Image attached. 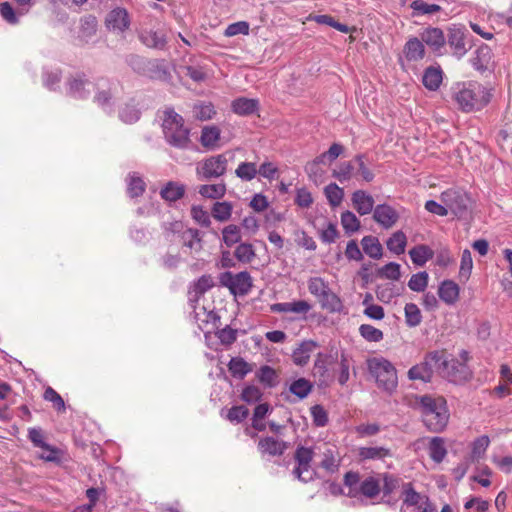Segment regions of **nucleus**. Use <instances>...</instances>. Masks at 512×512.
Here are the masks:
<instances>
[{"instance_id":"f257e3e1","label":"nucleus","mask_w":512,"mask_h":512,"mask_svg":"<svg viewBox=\"0 0 512 512\" xmlns=\"http://www.w3.org/2000/svg\"><path fill=\"white\" fill-rule=\"evenodd\" d=\"M454 98L459 107L465 111L480 110L491 100V92L476 81L457 83Z\"/></svg>"},{"instance_id":"f03ea898","label":"nucleus","mask_w":512,"mask_h":512,"mask_svg":"<svg viewBox=\"0 0 512 512\" xmlns=\"http://www.w3.org/2000/svg\"><path fill=\"white\" fill-rule=\"evenodd\" d=\"M162 131L168 144L179 149H187L191 144L190 130L184 125L183 117L173 108L163 111Z\"/></svg>"},{"instance_id":"7ed1b4c3","label":"nucleus","mask_w":512,"mask_h":512,"mask_svg":"<svg viewBox=\"0 0 512 512\" xmlns=\"http://www.w3.org/2000/svg\"><path fill=\"white\" fill-rule=\"evenodd\" d=\"M415 407L421 410L423 421L430 430L438 432L446 427L448 416L443 398L437 401L428 395L417 397Z\"/></svg>"},{"instance_id":"20e7f679","label":"nucleus","mask_w":512,"mask_h":512,"mask_svg":"<svg viewBox=\"0 0 512 512\" xmlns=\"http://www.w3.org/2000/svg\"><path fill=\"white\" fill-rule=\"evenodd\" d=\"M367 367L380 389L388 393L396 390L398 385L397 370L390 361L382 357H373L367 361Z\"/></svg>"},{"instance_id":"39448f33","label":"nucleus","mask_w":512,"mask_h":512,"mask_svg":"<svg viewBox=\"0 0 512 512\" xmlns=\"http://www.w3.org/2000/svg\"><path fill=\"white\" fill-rule=\"evenodd\" d=\"M313 457V448L302 445H298L294 452L295 467L292 470V475L303 483L311 482L316 477V471L311 466Z\"/></svg>"},{"instance_id":"423d86ee","label":"nucleus","mask_w":512,"mask_h":512,"mask_svg":"<svg viewBox=\"0 0 512 512\" xmlns=\"http://www.w3.org/2000/svg\"><path fill=\"white\" fill-rule=\"evenodd\" d=\"M227 165L226 154L210 156L197 164L196 174L201 180L219 178L226 173Z\"/></svg>"},{"instance_id":"0eeeda50","label":"nucleus","mask_w":512,"mask_h":512,"mask_svg":"<svg viewBox=\"0 0 512 512\" xmlns=\"http://www.w3.org/2000/svg\"><path fill=\"white\" fill-rule=\"evenodd\" d=\"M402 495L400 512H435L428 497L416 492L410 483L404 485Z\"/></svg>"},{"instance_id":"6e6552de","label":"nucleus","mask_w":512,"mask_h":512,"mask_svg":"<svg viewBox=\"0 0 512 512\" xmlns=\"http://www.w3.org/2000/svg\"><path fill=\"white\" fill-rule=\"evenodd\" d=\"M219 280L233 295L245 296L253 286L252 277L247 271L237 274L227 271L220 275Z\"/></svg>"},{"instance_id":"1a4fd4ad","label":"nucleus","mask_w":512,"mask_h":512,"mask_svg":"<svg viewBox=\"0 0 512 512\" xmlns=\"http://www.w3.org/2000/svg\"><path fill=\"white\" fill-rule=\"evenodd\" d=\"M104 25L109 32L123 34L130 29V14L123 7L113 8L106 14Z\"/></svg>"},{"instance_id":"9d476101","label":"nucleus","mask_w":512,"mask_h":512,"mask_svg":"<svg viewBox=\"0 0 512 512\" xmlns=\"http://www.w3.org/2000/svg\"><path fill=\"white\" fill-rule=\"evenodd\" d=\"M44 432L39 427H31L28 429V439L31 441L34 447L41 448L45 451H49V455L40 454L39 458L46 462L58 463L60 462V450L44 440Z\"/></svg>"},{"instance_id":"9b49d317","label":"nucleus","mask_w":512,"mask_h":512,"mask_svg":"<svg viewBox=\"0 0 512 512\" xmlns=\"http://www.w3.org/2000/svg\"><path fill=\"white\" fill-rule=\"evenodd\" d=\"M139 40L148 48L164 50L167 45V32L162 24L139 32Z\"/></svg>"},{"instance_id":"f8f14e48","label":"nucleus","mask_w":512,"mask_h":512,"mask_svg":"<svg viewBox=\"0 0 512 512\" xmlns=\"http://www.w3.org/2000/svg\"><path fill=\"white\" fill-rule=\"evenodd\" d=\"M473 46L472 35L460 27L450 28V49L453 56L461 58Z\"/></svg>"},{"instance_id":"ddd939ff","label":"nucleus","mask_w":512,"mask_h":512,"mask_svg":"<svg viewBox=\"0 0 512 512\" xmlns=\"http://www.w3.org/2000/svg\"><path fill=\"white\" fill-rule=\"evenodd\" d=\"M472 201L470 197L463 191H455L450 195V212L454 216L466 223L471 219Z\"/></svg>"},{"instance_id":"4468645a","label":"nucleus","mask_w":512,"mask_h":512,"mask_svg":"<svg viewBox=\"0 0 512 512\" xmlns=\"http://www.w3.org/2000/svg\"><path fill=\"white\" fill-rule=\"evenodd\" d=\"M399 213L389 204H378L373 211V220L383 229H391L398 222Z\"/></svg>"},{"instance_id":"2eb2a0df","label":"nucleus","mask_w":512,"mask_h":512,"mask_svg":"<svg viewBox=\"0 0 512 512\" xmlns=\"http://www.w3.org/2000/svg\"><path fill=\"white\" fill-rule=\"evenodd\" d=\"M67 86V94L75 99H86L95 88L92 82L81 75L70 78Z\"/></svg>"},{"instance_id":"dca6fc26","label":"nucleus","mask_w":512,"mask_h":512,"mask_svg":"<svg viewBox=\"0 0 512 512\" xmlns=\"http://www.w3.org/2000/svg\"><path fill=\"white\" fill-rule=\"evenodd\" d=\"M319 347L318 342L314 340H303L292 351V361L296 366L303 367L308 364L311 355Z\"/></svg>"},{"instance_id":"f3484780","label":"nucleus","mask_w":512,"mask_h":512,"mask_svg":"<svg viewBox=\"0 0 512 512\" xmlns=\"http://www.w3.org/2000/svg\"><path fill=\"white\" fill-rule=\"evenodd\" d=\"M98 30V20L92 14H87L79 19L78 39L82 43H89Z\"/></svg>"},{"instance_id":"a211bd4d","label":"nucleus","mask_w":512,"mask_h":512,"mask_svg":"<svg viewBox=\"0 0 512 512\" xmlns=\"http://www.w3.org/2000/svg\"><path fill=\"white\" fill-rule=\"evenodd\" d=\"M428 363V367L431 368V373L439 374L445 377L447 374L448 357L445 350L432 351L428 353L424 359Z\"/></svg>"},{"instance_id":"6ab92c4d","label":"nucleus","mask_w":512,"mask_h":512,"mask_svg":"<svg viewBox=\"0 0 512 512\" xmlns=\"http://www.w3.org/2000/svg\"><path fill=\"white\" fill-rule=\"evenodd\" d=\"M354 209L361 215H368L374 211V198L364 190H356L351 197Z\"/></svg>"},{"instance_id":"aec40b11","label":"nucleus","mask_w":512,"mask_h":512,"mask_svg":"<svg viewBox=\"0 0 512 512\" xmlns=\"http://www.w3.org/2000/svg\"><path fill=\"white\" fill-rule=\"evenodd\" d=\"M113 98V84L108 80H100L97 83V92L94 96V101L106 111L112 109Z\"/></svg>"},{"instance_id":"412c9836","label":"nucleus","mask_w":512,"mask_h":512,"mask_svg":"<svg viewBox=\"0 0 512 512\" xmlns=\"http://www.w3.org/2000/svg\"><path fill=\"white\" fill-rule=\"evenodd\" d=\"M492 57L491 48L486 44H482L474 51L470 58V63L475 70L484 72L489 68Z\"/></svg>"},{"instance_id":"4be33fe9","label":"nucleus","mask_w":512,"mask_h":512,"mask_svg":"<svg viewBox=\"0 0 512 512\" xmlns=\"http://www.w3.org/2000/svg\"><path fill=\"white\" fill-rule=\"evenodd\" d=\"M391 456V450L384 446H363L357 449V457L359 462H365L369 460H384L386 457Z\"/></svg>"},{"instance_id":"5701e85b","label":"nucleus","mask_w":512,"mask_h":512,"mask_svg":"<svg viewBox=\"0 0 512 512\" xmlns=\"http://www.w3.org/2000/svg\"><path fill=\"white\" fill-rule=\"evenodd\" d=\"M461 357L463 361L450 363V382L463 383L471 377V370L465 363L468 359V352L462 351Z\"/></svg>"},{"instance_id":"b1692460","label":"nucleus","mask_w":512,"mask_h":512,"mask_svg":"<svg viewBox=\"0 0 512 512\" xmlns=\"http://www.w3.org/2000/svg\"><path fill=\"white\" fill-rule=\"evenodd\" d=\"M325 449L322 452V460L320 462L321 468L326 472L333 474L339 470L340 467V455L337 448L332 445L325 444Z\"/></svg>"},{"instance_id":"393cba45","label":"nucleus","mask_w":512,"mask_h":512,"mask_svg":"<svg viewBox=\"0 0 512 512\" xmlns=\"http://www.w3.org/2000/svg\"><path fill=\"white\" fill-rule=\"evenodd\" d=\"M258 448L263 454L280 456L287 449V444L286 442L277 440L273 437H265L259 441Z\"/></svg>"},{"instance_id":"a878e982","label":"nucleus","mask_w":512,"mask_h":512,"mask_svg":"<svg viewBox=\"0 0 512 512\" xmlns=\"http://www.w3.org/2000/svg\"><path fill=\"white\" fill-rule=\"evenodd\" d=\"M403 53L408 61H419L423 59L425 48L422 40L416 37L410 38L404 46Z\"/></svg>"},{"instance_id":"bb28decb","label":"nucleus","mask_w":512,"mask_h":512,"mask_svg":"<svg viewBox=\"0 0 512 512\" xmlns=\"http://www.w3.org/2000/svg\"><path fill=\"white\" fill-rule=\"evenodd\" d=\"M381 491L380 480L369 476L361 481L358 490V496L362 495L366 498H375Z\"/></svg>"},{"instance_id":"cd10ccee","label":"nucleus","mask_w":512,"mask_h":512,"mask_svg":"<svg viewBox=\"0 0 512 512\" xmlns=\"http://www.w3.org/2000/svg\"><path fill=\"white\" fill-rule=\"evenodd\" d=\"M185 193V186L178 182H168L160 191L161 197L168 202L181 199Z\"/></svg>"},{"instance_id":"c85d7f7f","label":"nucleus","mask_w":512,"mask_h":512,"mask_svg":"<svg viewBox=\"0 0 512 512\" xmlns=\"http://www.w3.org/2000/svg\"><path fill=\"white\" fill-rule=\"evenodd\" d=\"M127 193L131 198L141 196L146 188V184L137 172L129 173L127 178Z\"/></svg>"},{"instance_id":"c756f323","label":"nucleus","mask_w":512,"mask_h":512,"mask_svg":"<svg viewBox=\"0 0 512 512\" xmlns=\"http://www.w3.org/2000/svg\"><path fill=\"white\" fill-rule=\"evenodd\" d=\"M219 139L220 129L217 126L211 125L202 128L200 142L203 147L214 149L217 147Z\"/></svg>"},{"instance_id":"7c9ffc66","label":"nucleus","mask_w":512,"mask_h":512,"mask_svg":"<svg viewBox=\"0 0 512 512\" xmlns=\"http://www.w3.org/2000/svg\"><path fill=\"white\" fill-rule=\"evenodd\" d=\"M433 251L426 245H417L410 249L409 256L416 266H424L427 261L433 258Z\"/></svg>"},{"instance_id":"2f4dec72","label":"nucleus","mask_w":512,"mask_h":512,"mask_svg":"<svg viewBox=\"0 0 512 512\" xmlns=\"http://www.w3.org/2000/svg\"><path fill=\"white\" fill-rule=\"evenodd\" d=\"M361 245L365 254L373 259L382 257L383 248L378 238L374 236H364L361 240Z\"/></svg>"},{"instance_id":"473e14b6","label":"nucleus","mask_w":512,"mask_h":512,"mask_svg":"<svg viewBox=\"0 0 512 512\" xmlns=\"http://www.w3.org/2000/svg\"><path fill=\"white\" fill-rule=\"evenodd\" d=\"M432 376L431 368L428 367V363L425 360L408 370V378L412 381L419 380L423 383H428L432 380Z\"/></svg>"},{"instance_id":"72a5a7b5","label":"nucleus","mask_w":512,"mask_h":512,"mask_svg":"<svg viewBox=\"0 0 512 512\" xmlns=\"http://www.w3.org/2000/svg\"><path fill=\"white\" fill-rule=\"evenodd\" d=\"M407 245V237L401 230L394 232L386 241L388 250L396 255L403 254Z\"/></svg>"},{"instance_id":"f704fd0d","label":"nucleus","mask_w":512,"mask_h":512,"mask_svg":"<svg viewBox=\"0 0 512 512\" xmlns=\"http://www.w3.org/2000/svg\"><path fill=\"white\" fill-rule=\"evenodd\" d=\"M232 110L238 115H250L258 109V101L255 99L238 98L232 102Z\"/></svg>"},{"instance_id":"c9c22d12","label":"nucleus","mask_w":512,"mask_h":512,"mask_svg":"<svg viewBox=\"0 0 512 512\" xmlns=\"http://www.w3.org/2000/svg\"><path fill=\"white\" fill-rule=\"evenodd\" d=\"M318 301L323 309L330 312H339L343 307L340 298L330 288L318 298Z\"/></svg>"},{"instance_id":"e433bc0d","label":"nucleus","mask_w":512,"mask_h":512,"mask_svg":"<svg viewBox=\"0 0 512 512\" xmlns=\"http://www.w3.org/2000/svg\"><path fill=\"white\" fill-rule=\"evenodd\" d=\"M422 42L428 46L438 49L445 43V38L442 30L438 28H429L422 33Z\"/></svg>"},{"instance_id":"4c0bfd02","label":"nucleus","mask_w":512,"mask_h":512,"mask_svg":"<svg viewBox=\"0 0 512 512\" xmlns=\"http://www.w3.org/2000/svg\"><path fill=\"white\" fill-rule=\"evenodd\" d=\"M233 205L230 202H215L211 209L213 218L219 222H226L231 218Z\"/></svg>"},{"instance_id":"58836bf2","label":"nucleus","mask_w":512,"mask_h":512,"mask_svg":"<svg viewBox=\"0 0 512 512\" xmlns=\"http://www.w3.org/2000/svg\"><path fill=\"white\" fill-rule=\"evenodd\" d=\"M258 174L257 163L244 161L241 162L235 170V175L242 181H251Z\"/></svg>"},{"instance_id":"ea45409f","label":"nucleus","mask_w":512,"mask_h":512,"mask_svg":"<svg viewBox=\"0 0 512 512\" xmlns=\"http://www.w3.org/2000/svg\"><path fill=\"white\" fill-rule=\"evenodd\" d=\"M422 81L427 89L436 90L442 82V71L434 67H429L425 70Z\"/></svg>"},{"instance_id":"a19ab883","label":"nucleus","mask_w":512,"mask_h":512,"mask_svg":"<svg viewBox=\"0 0 512 512\" xmlns=\"http://www.w3.org/2000/svg\"><path fill=\"white\" fill-rule=\"evenodd\" d=\"M181 239L184 246L200 251L202 248L200 233L197 229L188 228L181 232Z\"/></svg>"},{"instance_id":"79ce46f5","label":"nucleus","mask_w":512,"mask_h":512,"mask_svg":"<svg viewBox=\"0 0 512 512\" xmlns=\"http://www.w3.org/2000/svg\"><path fill=\"white\" fill-rule=\"evenodd\" d=\"M201 196L209 199L222 198L226 193V186L223 183L219 184H204L198 189Z\"/></svg>"},{"instance_id":"37998d69","label":"nucleus","mask_w":512,"mask_h":512,"mask_svg":"<svg viewBox=\"0 0 512 512\" xmlns=\"http://www.w3.org/2000/svg\"><path fill=\"white\" fill-rule=\"evenodd\" d=\"M228 369L233 377L239 379L244 378L251 371L249 364L241 357L232 358L228 364Z\"/></svg>"},{"instance_id":"c03bdc74","label":"nucleus","mask_w":512,"mask_h":512,"mask_svg":"<svg viewBox=\"0 0 512 512\" xmlns=\"http://www.w3.org/2000/svg\"><path fill=\"white\" fill-rule=\"evenodd\" d=\"M312 388L313 385L309 380L299 378L290 384L289 391L299 399H304L310 394Z\"/></svg>"},{"instance_id":"a18cd8bd","label":"nucleus","mask_w":512,"mask_h":512,"mask_svg":"<svg viewBox=\"0 0 512 512\" xmlns=\"http://www.w3.org/2000/svg\"><path fill=\"white\" fill-rule=\"evenodd\" d=\"M341 225L346 234L350 235L360 229V220L351 211L347 210L341 214Z\"/></svg>"},{"instance_id":"49530a36","label":"nucleus","mask_w":512,"mask_h":512,"mask_svg":"<svg viewBox=\"0 0 512 512\" xmlns=\"http://www.w3.org/2000/svg\"><path fill=\"white\" fill-rule=\"evenodd\" d=\"M356 167L354 159L352 161L342 162L337 169L333 170L332 175L340 182L350 180L355 174Z\"/></svg>"},{"instance_id":"de8ad7c7","label":"nucleus","mask_w":512,"mask_h":512,"mask_svg":"<svg viewBox=\"0 0 512 512\" xmlns=\"http://www.w3.org/2000/svg\"><path fill=\"white\" fill-rule=\"evenodd\" d=\"M215 113L214 106L210 102H199L193 106L194 117L201 121L210 120Z\"/></svg>"},{"instance_id":"09e8293b","label":"nucleus","mask_w":512,"mask_h":512,"mask_svg":"<svg viewBox=\"0 0 512 512\" xmlns=\"http://www.w3.org/2000/svg\"><path fill=\"white\" fill-rule=\"evenodd\" d=\"M325 196L332 207H337L341 204L344 191L337 184L331 183L324 189Z\"/></svg>"},{"instance_id":"8fccbe9b","label":"nucleus","mask_w":512,"mask_h":512,"mask_svg":"<svg viewBox=\"0 0 512 512\" xmlns=\"http://www.w3.org/2000/svg\"><path fill=\"white\" fill-rule=\"evenodd\" d=\"M360 483L361 478L358 472L349 471L344 475V485L348 488L347 495L349 497H358Z\"/></svg>"},{"instance_id":"3c124183","label":"nucleus","mask_w":512,"mask_h":512,"mask_svg":"<svg viewBox=\"0 0 512 512\" xmlns=\"http://www.w3.org/2000/svg\"><path fill=\"white\" fill-rule=\"evenodd\" d=\"M429 454L437 463H440L445 458L446 448L442 438L435 437L431 440L429 445Z\"/></svg>"},{"instance_id":"603ef678","label":"nucleus","mask_w":512,"mask_h":512,"mask_svg":"<svg viewBox=\"0 0 512 512\" xmlns=\"http://www.w3.org/2000/svg\"><path fill=\"white\" fill-rule=\"evenodd\" d=\"M490 439L487 435L476 438L472 443L471 458L473 460L481 459L489 447Z\"/></svg>"},{"instance_id":"864d4df0","label":"nucleus","mask_w":512,"mask_h":512,"mask_svg":"<svg viewBox=\"0 0 512 512\" xmlns=\"http://www.w3.org/2000/svg\"><path fill=\"white\" fill-rule=\"evenodd\" d=\"M235 257L241 263H250L256 256L253 246L249 243L239 244L234 252Z\"/></svg>"},{"instance_id":"5fc2aeb1","label":"nucleus","mask_w":512,"mask_h":512,"mask_svg":"<svg viewBox=\"0 0 512 512\" xmlns=\"http://www.w3.org/2000/svg\"><path fill=\"white\" fill-rule=\"evenodd\" d=\"M428 273L425 271L413 274L408 281V287L414 292H423L428 285Z\"/></svg>"},{"instance_id":"6e6d98bb","label":"nucleus","mask_w":512,"mask_h":512,"mask_svg":"<svg viewBox=\"0 0 512 512\" xmlns=\"http://www.w3.org/2000/svg\"><path fill=\"white\" fill-rule=\"evenodd\" d=\"M406 323L409 327L418 326L422 321L420 309L414 303H407L404 308Z\"/></svg>"},{"instance_id":"4d7b16f0","label":"nucleus","mask_w":512,"mask_h":512,"mask_svg":"<svg viewBox=\"0 0 512 512\" xmlns=\"http://www.w3.org/2000/svg\"><path fill=\"white\" fill-rule=\"evenodd\" d=\"M401 266L396 262H389L378 270L381 278L397 281L401 277Z\"/></svg>"},{"instance_id":"13d9d810","label":"nucleus","mask_w":512,"mask_h":512,"mask_svg":"<svg viewBox=\"0 0 512 512\" xmlns=\"http://www.w3.org/2000/svg\"><path fill=\"white\" fill-rule=\"evenodd\" d=\"M359 333L369 342H379L383 339V332L370 324H362L359 327Z\"/></svg>"},{"instance_id":"bf43d9fd","label":"nucleus","mask_w":512,"mask_h":512,"mask_svg":"<svg viewBox=\"0 0 512 512\" xmlns=\"http://www.w3.org/2000/svg\"><path fill=\"white\" fill-rule=\"evenodd\" d=\"M473 267L472 256L469 250H464L461 257L459 270L460 281L466 282L469 279Z\"/></svg>"},{"instance_id":"052dcab7","label":"nucleus","mask_w":512,"mask_h":512,"mask_svg":"<svg viewBox=\"0 0 512 512\" xmlns=\"http://www.w3.org/2000/svg\"><path fill=\"white\" fill-rule=\"evenodd\" d=\"M258 378L261 383L265 384L268 387H275L277 385V373L270 366H262L258 373Z\"/></svg>"},{"instance_id":"680f3d73","label":"nucleus","mask_w":512,"mask_h":512,"mask_svg":"<svg viewBox=\"0 0 512 512\" xmlns=\"http://www.w3.org/2000/svg\"><path fill=\"white\" fill-rule=\"evenodd\" d=\"M329 285L320 277H311L308 280V290L309 292L315 296L317 299L320 298L327 289H329Z\"/></svg>"},{"instance_id":"e2e57ef3","label":"nucleus","mask_w":512,"mask_h":512,"mask_svg":"<svg viewBox=\"0 0 512 512\" xmlns=\"http://www.w3.org/2000/svg\"><path fill=\"white\" fill-rule=\"evenodd\" d=\"M222 236L224 243L231 247L241 239L240 228L237 225H228L222 230Z\"/></svg>"},{"instance_id":"0e129e2a","label":"nucleus","mask_w":512,"mask_h":512,"mask_svg":"<svg viewBox=\"0 0 512 512\" xmlns=\"http://www.w3.org/2000/svg\"><path fill=\"white\" fill-rule=\"evenodd\" d=\"M492 470L487 465H482L477 468L475 473L470 477L474 482L479 483L483 487H489L491 485L490 476Z\"/></svg>"},{"instance_id":"69168bd1","label":"nucleus","mask_w":512,"mask_h":512,"mask_svg":"<svg viewBox=\"0 0 512 512\" xmlns=\"http://www.w3.org/2000/svg\"><path fill=\"white\" fill-rule=\"evenodd\" d=\"M329 358V355L321 352L316 355L313 365L314 375H318L320 378H325L327 376Z\"/></svg>"},{"instance_id":"338daca9","label":"nucleus","mask_w":512,"mask_h":512,"mask_svg":"<svg viewBox=\"0 0 512 512\" xmlns=\"http://www.w3.org/2000/svg\"><path fill=\"white\" fill-rule=\"evenodd\" d=\"M355 167L357 172L361 175L362 179L366 182H371L374 179V173L365 163V155L359 154L354 157Z\"/></svg>"},{"instance_id":"774afa93","label":"nucleus","mask_w":512,"mask_h":512,"mask_svg":"<svg viewBox=\"0 0 512 512\" xmlns=\"http://www.w3.org/2000/svg\"><path fill=\"white\" fill-rule=\"evenodd\" d=\"M410 7L413 9L414 15L433 14L440 10V6L436 4H428L423 0L413 1Z\"/></svg>"}]
</instances>
